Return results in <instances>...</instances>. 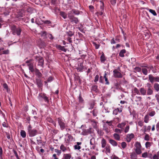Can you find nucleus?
<instances>
[{"mask_svg": "<svg viewBox=\"0 0 159 159\" xmlns=\"http://www.w3.org/2000/svg\"><path fill=\"white\" fill-rule=\"evenodd\" d=\"M11 30L12 34L14 35L20 36L22 31V28L20 26H16L15 25H12L11 27Z\"/></svg>", "mask_w": 159, "mask_h": 159, "instance_id": "f257e3e1", "label": "nucleus"}, {"mask_svg": "<svg viewBox=\"0 0 159 159\" xmlns=\"http://www.w3.org/2000/svg\"><path fill=\"white\" fill-rule=\"evenodd\" d=\"M68 17L70 21L72 24H77L79 22V20L77 17H75L71 12L68 13Z\"/></svg>", "mask_w": 159, "mask_h": 159, "instance_id": "f03ea898", "label": "nucleus"}, {"mask_svg": "<svg viewBox=\"0 0 159 159\" xmlns=\"http://www.w3.org/2000/svg\"><path fill=\"white\" fill-rule=\"evenodd\" d=\"M28 134L30 137H34L38 133V131L35 129H32L30 125H29L28 127Z\"/></svg>", "mask_w": 159, "mask_h": 159, "instance_id": "7ed1b4c3", "label": "nucleus"}, {"mask_svg": "<svg viewBox=\"0 0 159 159\" xmlns=\"http://www.w3.org/2000/svg\"><path fill=\"white\" fill-rule=\"evenodd\" d=\"M38 98L40 101H42L43 99L45 102L48 103L49 102L48 98L44 93L39 94L38 96Z\"/></svg>", "mask_w": 159, "mask_h": 159, "instance_id": "20e7f679", "label": "nucleus"}, {"mask_svg": "<svg viewBox=\"0 0 159 159\" xmlns=\"http://www.w3.org/2000/svg\"><path fill=\"white\" fill-rule=\"evenodd\" d=\"M35 58L36 61H38V65L43 67L44 61L43 58L40 56H36Z\"/></svg>", "mask_w": 159, "mask_h": 159, "instance_id": "39448f33", "label": "nucleus"}, {"mask_svg": "<svg viewBox=\"0 0 159 159\" xmlns=\"http://www.w3.org/2000/svg\"><path fill=\"white\" fill-rule=\"evenodd\" d=\"M148 78L150 82L152 83H153L154 82H159V77H154L152 75H150L148 76Z\"/></svg>", "mask_w": 159, "mask_h": 159, "instance_id": "423d86ee", "label": "nucleus"}, {"mask_svg": "<svg viewBox=\"0 0 159 159\" xmlns=\"http://www.w3.org/2000/svg\"><path fill=\"white\" fill-rule=\"evenodd\" d=\"M57 120L61 129L63 130L65 129L66 125L63 120L60 118H57Z\"/></svg>", "mask_w": 159, "mask_h": 159, "instance_id": "0eeeda50", "label": "nucleus"}, {"mask_svg": "<svg viewBox=\"0 0 159 159\" xmlns=\"http://www.w3.org/2000/svg\"><path fill=\"white\" fill-rule=\"evenodd\" d=\"M92 128H89L87 129H84L82 134L84 135H86L92 133Z\"/></svg>", "mask_w": 159, "mask_h": 159, "instance_id": "6e6552de", "label": "nucleus"}, {"mask_svg": "<svg viewBox=\"0 0 159 159\" xmlns=\"http://www.w3.org/2000/svg\"><path fill=\"white\" fill-rule=\"evenodd\" d=\"M114 76L115 77L120 78H122V74L118 71L117 70L115 69L113 70Z\"/></svg>", "mask_w": 159, "mask_h": 159, "instance_id": "1a4fd4ad", "label": "nucleus"}, {"mask_svg": "<svg viewBox=\"0 0 159 159\" xmlns=\"http://www.w3.org/2000/svg\"><path fill=\"white\" fill-rule=\"evenodd\" d=\"M134 137V134L131 133L130 134H128L126 135V141L129 143V142L132 139H133Z\"/></svg>", "mask_w": 159, "mask_h": 159, "instance_id": "9d476101", "label": "nucleus"}, {"mask_svg": "<svg viewBox=\"0 0 159 159\" xmlns=\"http://www.w3.org/2000/svg\"><path fill=\"white\" fill-rule=\"evenodd\" d=\"M10 11V9L8 8H5L3 10L2 12V14L6 16L9 14Z\"/></svg>", "mask_w": 159, "mask_h": 159, "instance_id": "9b49d317", "label": "nucleus"}, {"mask_svg": "<svg viewBox=\"0 0 159 159\" xmlns=\"http://www.w3.org/2000/svg\"><path fill=\"white\" fill-rule=\"evenodd\" d=\"M4 48H0V55L2 54H7L9 53V51L8 50H4Z\"/></svg>", "mask_w": 159, "mask_h": 159, "instance_id": "f8f14e48", "label": "nucleus"}, {"mask_svg": "<svg viewBox=\"0 0 159 159\" xmlns=\"http://www.w3.org/2000/svg\"><path fill=\"white\" fill-rule=\"evenodd\" d=\"M101 144H102V148H104L107 146V142L104 138L102 139L101 141Z\"/></svg>", "mask_w": 159, "mask_h": 159, "instance_id": "ddd939ff", "label": "nucleus"}, {"mask_svg": "<svg viewBox=\"0 0 159 159\" xmlns=\"http://www.w3.org/2000/svg\"><path fill=\"white\" fill-rule=\"evenodd\" d=\"M153 88L157 92H159V84L155 83L154 84Z\"/></svg>", "mask_w": 159, "mask_h": 159, "instance_id": "4468645a", "label": "nucleus"}, {"mask_svg": "<svg viewBox=\"0 0 159 159\" xmlns=\"http://www.w3.org/2000/svg\"><path fill=\"white\" fill-rule=\"evenodd\" d=\"M139 91L142 95H145L146 94V90L144 88H141L140 89Z\"/></svg>", "mask_w": 159, "mask_h": 159, "instance_id": "2eb2a0df", "label": "nucleus"}, {"mask_svg": "<svg viewBox=\"0 0 159 159\" xmlns=\"http://www.w3.org/2000/svg\"><path fill=\"white\" fill-rule=\"evenodd\" d=\"M109 143L113 146H116L117 145V142L114 140L110 139L109 140Z\"/></svg>", "mask_w": 159, "mask_h": 159, "instance_id": "dca6fc26", "label": "nucleus"}, {"mask_svg": "<svg viewBox=\"0 0 159 159\" xmlns=\"http://www.w3.org/2000/svg\"><path fill=\"white\" fill-rule=\"evenodd\" d=\"M36 82L39 87H41L43 85L42 81L40 79H37L36 80Z\"/></svg>", "mask_w": 159, "mask_h": 159, "instance_id": "f3484780", "label": "nucleus"}, {"mask_svg": "<svg viewBox=\"0 0 159 159\" xmlns=\"http://www.w3.org/2000/svg\"><path fill=\"white\" fill-rule=\"evenodd\" d=\"M114 139L117 140L119 141L120 140V137L119 135L117 133H115L113 135Z\"/></svg>", "mask_w": 159, "mask_h": 159, "instance_id": "a211bd4d", "label": "nucleus"}, {"mask_svg": "<svg viewBox=\"0 0 159 159\" xmlns=\"http://www.w3.org/2000/svg\"><path fill=\"white\" fill-rule=\"evenodd\" d=\"M153 93V90L152 88L147 89V94L148 95H151Z\"/></svg>", "mask_w": 159, "mask_h": 159, "instance_id": "6ab92c4d", "label": "nucleus"}, {"mask_svg": "<svg viewBox=\"0 0 159 159\" xmlns=\"http://www.w3.org/2000/svg\"><path fill=\"white\" fill-rule=\"evenodd\" d=\"M66 135L67 136L68 139L66 140L67 142H69L70 141H72L73 139V137L70 134H67Z\"/></svg>", "mask_w": 159, "mask_h": 159, "instance_id": "aec40b11", "label": "nucleus"}, {"mask_svg": "<svg viewBox=\"0 0 159 159\" xmlns=\"http://www.w3.org/2000/svg\"><path fill=\"white\" fill-rule=\"evenodd\" d=\"M81 144V142H77L76 143V145H75L74 146V148L75 149H78L79 150L81 148V147L79 146V145H80Z\"/></svg>", "mask_w": 159, "mask_h": 159, "instance_id": "412c9836", "label": "nucleus"}, {"mask_svg": "<svg viewBox=\"0 0 159 159\" xmlns=\"http://www.w3.org/2000/svg\"><path fill=\"white\" fill-rule=\"evenodd\" d=\"M126 52V50L125 49H122L120 51L119 53V56L121 57H124V54Z\"/></svg>", "mask_w": 159, "mask_h": 159, "instance_id": "4be33fe9", "label": "nucleus"}, {"mask_svg": "<svg viewBox=\"0 0 159 159\" xmlns=\"http://www.w3.org/2000/svg\"><path fill=\"white\" fill-rule=\"evenodd\" d=\"M35 72L36 75H37L39 77H40L42 76V74L38 69H36L35 70Z\"/></svg>", "mask_w": 159, "mask_h": 159, "instance_id": "5701e85b", "label": "nucleus"}, {"mask_svg": "<svg viewBox=\"0 0 159 159\" xmlns=\"http://www.w3.org/2000/svg\"><path fill=\"white\" fill-rule=\"evenodd\" d=\"M57 48L59 49L64 52H66L67 51L66 49L65 48L64 46H62L60 45H58L57 46Z\"/></svg>", "mask_w": 159, "mask_h": 159, "instance_id": "b1692460", "label": "nucleus"}, {"mask_svg": "<svg viewBox=\"0 0 159 159\" xmlns=\"http://www.w3.org/2000/svg\"><path fill=\"white\" fill-rule=\"evenodd\" d=\"M60 15L65 19L67 18V15L64 12L60 11Z\"/></svg>", "mask_w": 159, "mask_h": 159, "instance_id": "393cba45", "label": "nucleus"}, {"mask_svg": "<svg viewBox=\"0 0 159 159\" xmlns=\"http://www.w3.org/2000/svg\"><path fill=\"white\" fill-rule=\"evenodd\" d=\"M149 116L148 115H147L145 116L144 118V121L146 123L148 122L149 119Z\"/></svg>", "mask_w": 159, "mask_h": 159, "instance_id": "a878e982", "label": "nucleus"}, {"mask_svg": "<svg viewBox=\"0 0 159 159\" xmlns=\"http://www.w3.org/2000/svg\"><path fill=\"white\" fill-rule=\"evenodd\" d=\"M71 156V155L70 154H65L63 155L64 159H70Z\"/></svg>", "mask_w": 159, "mask_h": 159, "instance_id": "bb28decb", "label": "nucleus"}, {"mask_svg": "<svg viewBox=\"0 0 159 159\" xmlns=\"http://www.w3.org/2000/svg\"><path fill=\"white\" fill-rule=\"evenodd\" d=\"M71 14H72L73 13L75 15H78L80 14V12L79 11L77 10H75V9H73L71 11H69V12H71Z\"/></svg>", "mask_w": 159, "mask_h": 159, "instance_id": "cd10ccee", "label": "nucleus"}, {"mask_svg": "<svg viewBox=\"0 0 159 159\" xmlns=\"http://www.w3.org/2000/svg\"><path fill=\"white\" fill-rule=\"evenodd\" d=\"M105 149L106 151L107 152V153H110V147L109 145L107 144V146L105 147Z\"/></svg>", "mask_w": 159, "mask_h": 159, "instance_id": "c85d7f7f", "label": "nucleus"}, {"mask_svg": "<svg viewBox=\"0 0 159 159\" xmlns=\"http://www.w3.org/2000/svg\"><path fill=\"white\" fill-rule=\"evenodd\" d=\"M126 124V123L125 122H122L121 123L118 124L117 125V127L119 128H123Z\"/></svg>", "mask_w": 159, "mask_h": 159, "instance_id": "c756f323", "label": "nucleus"}, {"mask_svg": "<svg viewBox=\"0 0 159 159\" xmlns=\"http://www.w3.org/2000/svg\"><path fill=\"white\" fill-rule=\"evenodd\" d=\"M20 135L23 138H25L26 137V134L25 132L23 130H21L20 132Z\"/></svg>", "mask_w": 159, "mask_h": 159, "instance_id": "7c9ffc66", "label": "nucleus"}, {"mask_svg": "<svg viewBox=\"0 0 159 159\" xmlns=\"http://www.w3.org/2000/svg\"><path fill=\"white\" fill-rule=\"evenodd\" d=\"M134 99L135 101L136 102H140L141 101L142 98L141 97L136 96L134 98Z\"/></svg>", "mask_w": 159, "mask_h": 159, "instance_id": "2f4dec72", "label": "nucleus"}, {"mask_svg": "<svg viewBox=\"0 0 159 159\" xmlns=\"http://www.w3.org/2000/svg\"><path fill=\"white\" fill-rule=\"evenodd\" d=\"M135 146L136 148H141V145L140 143L138 142H137L135 144Z\"/></svg>", "mask_w": 159, "mask_h": 159, "instance_id": "473e14b6", "label": "nucleus"}, {"mask_svg": "<svg viewBox=\"0 0 159 159\" xmlns=\"http://www.w3.org/2000/svg\"><path fill=\"white\" fill-rule=\"evenodd\" d=\"M100 2H101V5L100 6V9L99 10L102 11H104V3L103 2H102L101 1H100Z\"/></svg>", "mask_w": 159, "mask_h": 159, "instance_id": "72a5a7b5", "label": "nucleus"}, {"mask_svg": "<svg viewBox=\"0 0 159 159\" xmlns=\"http://www.w3.org/2000/svg\"><path fill=\"white\" fill-rule=\"evenodd\" d=\"M159 159V151H158L157 154L154 155L152 157V159Z\"/></svg>", "mask_w": 159, "mask_h": 159, "instance_id": "f704fd0d", "label": "nucleus"}, {"mask_svg": "<svg viewBox=\"0 0 159 159\" xmlns=\"http://www.w3.org/2000/svg\"><path fill=\"white\" fill-rule=\"evenodd\" d=\"M148 10H149V11L154 16H156L157 15V14L156 13L155 11L154 10L151 9H148Z\"/></svg>", "mask_w": 159, "mask_h": 159, "instance_id": "c9c22d12", "label": "nucleus"}, {"mask_svg": "<svg viewBox=\"0 0 159 159\" xmlns=\"http://www.w3.org/2000/svg\"><path fill=\"white\" fill-rule=\"evenodd\" d=\"M92 90L94 91L97 92L98 91V86L93 85L92 87Z\"/></svg>", "mask_w": 159, "mask_h": 159, "instance_id": "e433bc0d", "label": "nucleus"}, {"mask_svg": "<svg viewBox=\"0 0 159 159\" xmlns=\"http://www.w3.org/2000/svg\"><path fill=\"white\" fill-rule=\"evenodd\" d=\"M100 59L101 61L102 62H104L106 60L105 57L103 53L101 56L100 57Z\"/></svg>", "mask_w": 159, "mask_h": 159, "instance_id": "4c0bfd02", "label": "nucleus"}, {"mask_svg": "<svg viewBox=\"0 0 159 159\" xmlns=\"http://www.w3.org/2000/svg\"><path fill=\"white\" fill-rule=\"evenodd\" d=\"M142 72L145 75H146L148 74V70L145 68H143L142 69Z\"/></svg>", "mask_w": 159, "mask_h": 159, "instance_id": "58836bf2", "label": "nucleus"}, {"mask_svg": "<svg viewBox=\"0 0 159 159\" xmlns=\"http://www.w3.org/2000/svg\"><path fill=\"white\" fill-rule=\"evenodd\" d=\"M141 148H136L135 149V151L137 154H139L141 153L142 152Z\"/></svg>", "mask_w": 159, "mask_h": 159, "instance_id": "ea45409f", "label": "nucleus"}, {"mask_svg": "<svg viewBox=\"0 0 159 159\" xmlns=\"http://www.w3.org/2000/svg\"><path fill=\"white\" fill-rule=\"evenodd\" d=\"M105 74H104V78L105 79V81L106 82V84H109V82L108 81L107 78L106 77L107 74L105 71Z\"/></svg>", "mask_w": 159, "mask_h": 159, "instance_id": "a19ab883", "label": "nucleus"}, {"mask_svg": "<svg viewBox=\"0 0 159 159\" xmlns=\"http://www.w3.org/2000/svg\"><path fill=\"white\" fill-rule=\"evenodd\" d=\"M60 148L63 152H65L66 150V148L62 144L60 146Z\"/></svg>", "mask_w": 159, "mask_h": 159, "instance_id": "79ce46f5", "label": "nucleus"}, {"mask_svg": "<svg viewBox=\"0 0 159 159\" xmlns=\"http://www.w3.org/2000/svg\"><path fill=\"white\" fill-rule=\"evenodd\" d=\"M93 113V116H97V114L98 113V111L96 109H94L92 112Z\"/></svg>", "mask_w": 159, "mask_h": 159, "instance_id": "37998d69", "label": "nucleus"}, {"mask_svg": "<svg viewBox=\"0 0 159 159\" xmlns=\"http://www.w3.org/2000/svg\"><path fill=\"white\" fill-rule=\"evenodd\" d=\"M143 127H144V131L145 132L147 131L148 130V131H150L151 128V126L150 125H149L147 127V129H146V126H144Z\"/></svg>", "mask_w": 159, "mask_h": 159, "instance_id": "c03bdc74", "label": "nucleus"}, {"mask_svg": "<svg viewBox=\"0 0 159 159\" xmlns=\"http://www.w3.org/2000/svg\"><path fill=\"white\" fill-rule=\"evenodd\" d=\"M130 156L131 158H136L137 157L136 154L134 152L132 153L131 154Z\"/></svg>", "mask_w": 159, "mask_h": 159, "instance_id": "a18cd8bd", "label": "nucleus"}, {"mask_svg": "<svg viewBox=\"0 0 159 159\" xmlns=\"http://www.w3.org/2000/svg\"><path fill=\"white\" fill-rule=\"evenodd\" d=\"M151 143L149 142H147L145 143V146L146 148L150 147L151 145Z\"/></svg>", "mask_w": 159, "mask_h": 159, "instance_id": "49530a36", "label": "nucleus"}, {"mask_svg": "<svg viewBox=\"0 0 159 159\" xmlns=\"http://www.w3.org/2000/svg\"><path fill=\"white\" fill-rule=\"evenodd\" d=\"M95 138H92L90 139V144L91 145H93V143L95 142Z\"/></svg>", "mask_w": 159, "mask_h": 159, "instance_id": "de8ad7c7", "label": "nucleus"}, {"mask_svg": "<svg viewBox=\"0 0 159 159\" xmlns=\"http://www.w3.org/2000/svg\"><path fill=\"white\" fill-rule=\"evenodd\" d=\"M121 146L122 148H125L127 146L126 143L125 142H122L121 143Z\"/></svg>", "mask_w": 159, "mask_h": 159, "instance_id": "09e8293b", "label": "nucleus"}, {"mask_svg": "<svg viewBox=\"0 0 159 159\" xmlns=\"http://www.w3.org/2000/svg\"><path fill=\"white\" fill-rule=\"evenodd\" d=\"M134 91L135 93H136L137 94H140V92L139 90L136 88H135L134 89Z\"/></svg>", "mask_w": 159, "mask_h": 159, "instance_id": "8fccbe9b", "label": "nucleus"}, {"mask_svg": "<svg viewBox=\"0 0 159 159\" xmlns=\"http://www.w3.org/2000/svg\"><path fill=\"white\" fill-rule=\"evenodd\" d=\"M155 112L154 111H153L149 112L148 115L149 116H153L155 115Z\"/></svg>", "mask_w": 159, "mask_h": 159, "instance_id": "3c124183", "label": "nucleus"}, {"mask_svg": "<svg viewBox=\"0 0 159 159\" xmlns=\"http://www.w3.org/2000/svg\"><path fill=\"white\" fill-rule=\"evenodd\" d=\"M155 97L158 104H159V94L158 93L156 94Z\"/></svg>", "mask_w": 159, "mask_h": 159, "instance_id": "603ef678", "label": "nucleus"}, {"mask_svg": "<svg viewBox=\"0 0 159 159\" xmlns=\"http://www.w3.org/2000/svg\"><path fill=\"white\" fill-rule=\"evenodd\" d=\"M122 130H120V129H119L116 128V129H115V132H116V133H117H117H119V134L121 133L122 132Z\"/></svg>", "mask_w": 159, "mask_h": 159, "instance_id": "864d4df0", "label": "nucleus"}, {"mask_svg": "<svg viewBox=\"0 0 159 159\" xmlns=\"http://www.w3.org/2000/svg\"><path fill=\"white\" fill-rule=\"evenodd\" d=\"M79 101L80 102H84V100L82 98L81 96V94H80L79 95Z\"/></svg>", "mask_w": 159, "mask_h": 159, "instance_id": "5fc2aeb1", "label": "nucleus"}, {"mask_svg": "<svg viewBox=\"0 0 159 159\" xmlns=\"http://www.w3.org/2000/svg\"><path fill=\"white\" fill-rule=\"evenodd\" d=\"M103 129L104 130H105L106 132H107V133L109 132V130H108V128H107V127L106 125H105L103 126Z\"/></svg>", "mask_w": 159, "mask_h": 159, "instance_id": "6e6d98bb", "label": "nucleus"}, {"mask_svg": "<svg viewBox=\"0 0 159 159\" xmlns=\"http://www.w3.org/2000/svg\"><path fill=\"white\" fill-rule=\"evenodd\" d=\"M91 122L92 123V125L93 127L96 128V127L97 122L95 121L94 120H92Z\"/></svg>", "mask_w": 159, "mask_h": 159, "instance_id": "4d7b16f0", "label": "nucleus"}, {"mask_svg": "<svg viewBox=\"0 0 159 159\" xmlns=\"http://www.w3.org/2000/svg\"><path fill=\"white\" fill-rule=\"evenodd\" d=\"M41 21H42L45 24H49L51 23V22L50 20H41Z\"/></svg>", "mask_w": 159, "mask_h": 159, "instance_id": "13d9d810", "label": "nucleus"}, {"mask_svg": "<svg viewBox=\"0 0 159 159\" xmlns=\"http://www.w3.org/2000/svg\"><path fill=\"white\" fill-rule=\"evenodd\" d=\"M129 125L125 127V130H124L125 132V133H127L129 130Z\"/></svg>", "mask_w": 159, "mask_h": 159, "instance_id": "bf43d9fd", "label": "nucleus"}, {"mask_svg": "<svg viewBox=\"0 0 159 159\" xmlns=\"http://www.w3.org/2000/svg\"><path fill=\"white\" fill-rule=\"evenodd\" d=\"M97 133L100 136H102L103 134V132L101 130H97Z\"/></svg>", "mask_w": 159, "mask_h": 159, "instance_id": "052dcab7", "label": "nucleus"}, {"mask_svg": "<svg viewBox=\"0 0 159 159\" xmlns=\"http://www.w3.org/2000/svg\"><path fill=\"white\" fill-rule=\"evenodd\" d=\"M55 152L57 153V154L58 156H59L61 154V150L57 149H55Z\"/></svg>", "mask_w": 159, "mask_h": 159, "instance_id": "680f3d73", "label": "nucleus"}, {"mask_svg": "<svg viewBox=\"0 0 159 159\" xmlns=\"http://www.w3.org/2000/svg\"><path fill=\"white\" fill-rule=\"evenodd\" d=\"M67 34L69 37H71L74 34L73 32L71 31L67 32Z\"/></svg>", "mask_w": 159, "mask_h": 159, "instance_id": "e2e57ef3", "label": "nucleus"}, {"mask_svg": "<svg viewBox=\"0 0 159 159\" xmlns=\"http://www.w3.org/2000/svg\"><path fill=\"white\" fill-rule=\"evenodd\" d=\"M148 156V153L147 152H145L142 154V157L144 158H146Z\"/></svg>", "mask_w": 159, "mask_h": 159, "instance_id": "0e129e2a", "label": "nucleus"}, {"mask_svg": "<svg viewBox=\"0 0 159 159\" xmlns=\"http://www.w3.org/2000/svg\"><path fill=\"white\" fill-rule=\"evenodd\" d=\"M134 70H136V71L138 72H140L141 71V69L140 68L136 67L134 68Z\"/></svg>", "mask_w": 159, "mask_h": 159, "instance_id": "69168bd1", "label": "nucleus"}, {"mask_svg": "<svg viewBox=\"0 0 159 159\" xmlns=\"http://www.w3.org/2000/svg\"><path fill=\"white\" fill-rule=\"evenodd\" d=\"M149 137L148 134H146L144 137V140L146 141H148L149 140Z\"/></svg>", "mask_w": 159, "mask_h": 159, "instance_id": "338daca9", "label": "nucleus"}, {"mask_svg": "<svg viewBox=\"0 0 159 159\" xmlns=\"http://www.w3.org/2000/svg\"><path fill=\"white\" fill-rule=\"evenodd\" d=\"M3 87L4 89H6L7 91H8V87L7 84L6 83H5V84H3Z\"/></svg>", "mask_w": 159, "mask_h": 159, "instance_id": "774afa93", "label": "nucleus"}]
</instances>
